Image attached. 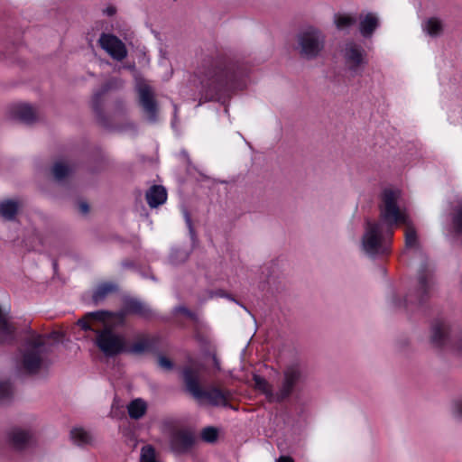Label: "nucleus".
I'll list each match as a JSON object with an SVG mask.
<instances>
[{"label": "nucleus", "instance_id": "1", "mask_svg": "<svg viewBox=\"0 0 462 462\" xmlns=\"http://www.w3.org/2000/svg\"><path fill=\"white\" fill-rule=\"evenodd\" d=\"M203 75L201 85L206 99L220 101L230 91L238 88V81L245 75V71L232 60L217 58L207 66Z\"/></svg>", "mask_w": 462, "mask_h": 462}, {"label": "nucleus", "instance_id": "2", "mask_svg": "<svg viewBox=\"0 0 462 462\" xmlns=\"http://www.w3.org/2000/svg\"><path fill=\"white\" fill-rule=\"evenodd\" d=\"M400 193L398 190L385 189L382 194L383 204L380 206V217L385 224L386 233L389 237L393 236V229L397 224L405 225V248H418L419 240L417 231L409 216L398 206Z\"/></svg>", "mask_w": 462, "mask_h": 462}, {"label": "nucleus", "instance_id": "3", "mask_svg": "<svg viewBox=\"0 0 462 462\" xmlns=\"http://www.w3.org/2000/svg\"><path fill=\"white\" fill-rule=\"evenodd\" d=\"M182 378L187 392L195 400L199 402L205 401L213 407L233 408V405L229 402L233 398V392L229 389H221L215 385L202 389L199 370L186 366L182 370Z\"/></svg>", "mask_w": 462, "mask_h": 462}, {"label": "nucleus", "instance_id": "4", "mask_svg": "<svg viewBox=\"0 0 462 462\" xmlns=\"http://www.w3.org/2000/svg\"><path fill=\"white\" fill-rule=\"evenodd\" d=\"M389 234L386 233L385 224L381 219L378 222H365V231L362 237V246L364 251L371 255L375 256L383 254L388 252L386 245Z\"/></svg>", "mask_w": 462, "mask_h": 462}, {"label": "nucleus", "instance_id": "5", "mask_svg": "<svg viewBox=\"0 0 462 462\" xmlns=\"http://www.w3.org/2000/svg\"><path fill=\"white\" fill-rule=\"evenodd\" d=\"M44 342L41 335H35L25 341L24 349L22 351L20 367L28 374H37L42 365V347Z\"/></svg>", "mask_w": 462, "mask_h": 462}, {"label": "nucleus", "instance_id": "6", "mask_svg": "<svg viewBox=\"0 0 462 462\" xmlns=\"http://www.w3.org/2000/svg\"><path fill=\"white\" fill-rule=\"evenodd\" d=\"M325 45V37L320 31L309 27L297 35V46L300 55L307 60L317 58Z\"/></svg>", "mask_w": 462, "mask_h": 462}, {"label": "nucleus", "instance_id": "7", "mask_svg": "<svg viewBox=\"0 0 462 462\" xmlns=\"http://www.w3.org/2000/svg\"><path fill=\"white\" fill-rule=\"evenodd\" d=\"M95 344L106 357H114L125 351L124 336L116 333L110 327L96 330Z\"/></svg>", "mask_w": 462, "mask_h": 462}, {"label": "nucleus", "instance_id": "8", "mask_svg": "<svg viewBox=\"0 0 462 462\" xmlns=\"http://www.w3.org/2000/svg\"><path fill=\"white\" fill-rule=\"evenodd\" d=\"M430 342L435 347L450 346L462 356V337L452 338L450 327L444 320H436L431 326Z\"/></svg>", "mask_w": 462, "mask_h": 462}, {"label": "nucleus", "instance_id": "9", "mask_svg": "<svg viewBox=\"0 0 462 462\" xmlns=\"http://www.w3.org/2000/svg\"><path fill=\"white\" fill-rule=\"evenodd\" d=\"M281 386L275 393L274 402H281L291 396L295 386L303 378V368L299 362L288 365L283 370Z\"/></svg>", "mask_w": 462, "mask_h": 462}, {"label": "nucleus", "instance_id": "10", "mask_svg": "<svg viewBox=\"0 0 462 462\" xmlns=\"http://www.w3.org/2000/svg\"><path fill=\"white\" fill-rule=\"evenodd\" d=\"M346 65L352 76L362 72L367 61L365 60L366 52L364 48L356 42L350 41L346 42L342 51Z\"/></svg>", "mask_w": 462, "mask_h": 462}, {"label": "nucleus", "instance_id": "11", "mask_svg": "<svg viewBox=\"0 0 462 462\" xmlns=\"http://www.w3.org/2000/svg\"><path fill=\"white\" fill-rule=\"evenodd\" d=\"M196 442V436L190 429H176L171 431L169 445L175 455L189 453Z\"/></svg>", "mask_w": 462, "mask_h": 462}, {"label": "nucleus", "instance_id": "12", "mask_svg": "<svg viewBox=\"0 0 462 462\" xmlns=\"http://www.w3.org/2000/svg\"><path fill=\"white\" fill-rule=\"evenodd\" d=\"M123 310L115 313L117 325L125 323L127 314L137 315L145 319H149L153 316V311L150 306L136 298L126 297L123 300Z\"/></svg>", "mask_w": 462, "mask_h": 462}, {"label": "nucleus", "instance_id": "13", "mask_svg": "<svg viewBox=\"0 0 462 462\" xmlns=\"http://www.w3.org/2000/svg\"><path fill=\"white\" fill-rule=\"evenodd\" d=\"M418 288L414 294H409L405 302L416 301L419 305L423 304L430 297V291L434 285L432 274L428 270L427 264H421L418 275Z\"/></svg>", "mask_w": 462, "mask_h": 462}, {"label": "nucleus", "instance_id": "14", "mask_svg": "<svg viewBox=\"0 0 462 462\" xmlns=\"http://www.w3.org/2000/svg\"><path fill=\"white\" fill-rule=\"evenodd\" d=\"M98 43L113 60L121 61L127 57L125 44L116 35L102 32Z\"/></svg>", "mask_w": 462, "mask_h": 462}, {"label": "nucleus", "instance_id": "15", "mask_svg": "<svg viewBox=\"0 0 462 462\" xmlns=\"http://www.w3.org/2000/svg\"><path fill=\"white\" fill-rule=\"evenodd\" d=\"M139 103L151 123L157 121L158 105L152 88L146 84L138 88Z\"/></svg>", "mask_w": 462, "mask_h": 462}, {"label": "nucleus", "instance_id": "16", "mask_svg": "<svg viewBox=\"0 0 462 462\" xmlns=\"http://www.w3.org/2000/svg\"><path fill=\"white\" fill-rule=\"evenodd\" d=\"M159 337L155 336H143L134 341L129 347L125 346V353L142 356L145 353H155L158 350Z\"/></svg>", "mask_w": 462, "mask_h": 462}, {"label": "nucleus", "instance_id": "17", "mask_svg": "<svg viewBox=\"0 0 462 462\" xmlns=\"http://www.w3.org/2000/svg\"><path fill=\"white\" fill-rule=\"evenodd\" d=\"M10 116L25 125H32L38 120V114L29 104H18L11 107Z\"/></svg>", "mask_w": 462, "mask_h": 462}, {"label": "nucleus", "instance_id": "18", "mask_svg": "<svg viewBox=\"0 0 462 462\" xmlns=\"http://www.w3.org/2000/svg\"><path fill=\"white\" fill-rule=\"evenodd\" d=\"M112 85H113L112 81H108L106 84H104L100 90L94 93L92 101H91V106H92L93 111L96 114L97 119L104 126H106V118L103 109H102L103 97L112 88Z\"/></svg>", "mask_w": 462, "mask_h": 462}, {"label": "nucleus", "instance_id": "19", "mask_svg": "<svg viewBox=\"0 0 462 462\" xmlns=\"http://www.w3.org/2000/svg\"><path fill=\"white\" fill-rule=\"evenodd\" d=\"M17 328L6 317L0 319V345L11 346L16 341Z\"/></svg>", "mask_w": 462, "mask_h": 462}, {"label": "nucleus", "instance_id": "20", "mask_svg": "<svg viewBox=\"0 0 462 462\" xmlns=\"http://www.w3.org/2000/svg\"><path fill=\"white\" fill-rule=\"evenodd\" d=\"M359 32L365 38H370L379 25V19L375 14L367 13L359 17Z\"/></svg>", "mask_w": 462, "mask_h": 462}, {"label": "nucleus", "instance_id": "21", "mask_svg": "<svg viewBox=\"0 0 462 462\" xmlns=\"http://www.w3.org/2000/svg\"><path fill=\"white\" fill-rule=\"evenodd\" d=\"M145 198L148 205L155 208L166 201L167 191L162 185H153L146 191Z\"/></svg>", "mask_w": 462, "mask_h": 462}, {"label": "nucleus", "instance_id": "22", "mask_svg": "<svg viewBox=\"0 0 462 462\" xmlns=\"http://www.w3.org/2000/svg\"><path fill=\"white\" fill-rule=\"evenodd\" d=\"M31 438L32 436L29 431L20 429H14L8 433V441L10 445L17 450L25 448L31 440Z\"/></svg>", "mask_w": 462, "mask_h": 462}, {"label": "nucleus", "instance_id": "23", "mask_svg": "<svg viewBox=\"0 0 462 462\" xmlns=\"http://www.w3.org/2000/svg\"><path fill=\"white\" fill-rule=\"evenodd\" d=\"M19 202L7 199L0 201V217L5 221H14L19 211Z\"/></svg>", "mask_w": 462, "mask_h": 462}, {"label": "nucleus", "instance_id": "24", "mask_svg": "<svg viewBox=\"0 0 462 462\" xmlns=\"http://www.w3.org/2000/svg\"><path fill=\"white\" fill-rule=\"evenodd\" d=\"M118 291V285L115 282H107L99 284L92 295L95 303L104 300L107 295Z\"/></svg>", "mask_w": 462, "mask_h": 462}, {"label": "nucleus", "instance_id": "25", "mask_svg": "<svg viewBox=\"0 0 462 462\" xmlns=\"http://www.w3.org/2000/svg\"><path fill=\"white\" fill-rule=\"evenodd\" d=\"M147 403L141 398L133 400L127 405L128 415L133 420H140L146 413Z\"/></svg>", "mask_w": 462, "mask_h": 462}, {"label": "nucleus", "instance_id": "26", "mask_svg": "<svg viewBox=\"0 0 462 462\" xmlns=\"http://www.w3.org/2000/svg\"><path fill=\"white\" fill-rule=\"evenodd\" d=\"M72 171L69 165L61 161L56 162L51 168L53 178L58 182L64 181L71 174Z\"/></svg>", "mask_w": 462, "mask_h": 462}, {"label": "nucleus", "instance_id": "27", "mask_svg": "<svg viewBox=\"0 0 462 462\" xmlns=\"http://www.w3.org/2000/svg\"><path fill=\"white\" fill-rule=\"evenodd\" d=\"M70 438L72 441L78 446H84L91 444L93 437L90 432L82 428H75L70 431Z\"/></svg>", "mask_w": 462, "mask_h": 462}, {"label": "nucleus", "instance_id": "28", "mask_svg": "<svg viewBox=\"0 0 462 462\" xmlns=\"http://www.w3.org/2000/svg\"><path fill=\"white\" fill-rule=\"evenodd\" d=\"M190 251L186 248H172L169 256V261L172 265L184 263L189 257Z\"/></svg>", "mask_w": 462, "mask_h": 462}, {"label": "nucleus", "instance_id": "29", "mask_svg": "<svg viewBox=\"0 0 462 462\" xmlns=\"http://www.w3.org/2000/svg\"><path fill=\"white\" fill-rule=\"evenodd\" d=\"M423 31L426 32L430 36H439L443 30L441 22L437 18L428 19L422 25Z\"/></svg>", "mask_w": 462, "mask_h": 462}, {"label": "nucleus", "instance_id": "30", "mask_svg": "<svg viewBox=\"0 0 462 462\" xmlns=\"http://www.w3.org/2000/svg\"><path fill=\"white\" fill-rule=\"evenodd\" d=\"M254 382L258 390L266 395L270 401H274L275 393L271 384L262 376L254 375Z\"/></svg>", "mask_w": 462, "mask_h": 462}, {"label": "nucleus", "instance_id": "31", "mask_svg": "<svg viewBox=\"0 0 462 462\" xmlns=\"http://www.w3.org/2000/svg\"><path fill=\"white\" fill-rule=\"evenodd\" d=\"M201 439L207 443H215L218 438V430L213 426H208L201 430Z\"/></svg>", "mask_w": 462, "mask_h": 462}, {"label": "nucleus", "instance_id": "32", "mask_svg": "<svg viewBox=\"0 0 462 462\" xmlns=\"http://www.w3.org/2000/svg\"><path fill=\"white\" fill-rule=\"evenodd\" d=\"M116 312H110L106 310H97L94 312H88L86 314L87 318H90V319L105 321L107 319H113L115 323L116 324V318L115 316Z\"/></svg>", "mask_w": 462, "mask_h": 462}, {"label": "nucleus", "instance_id": "33", "mask_svg": "<svg viewBox=\"0 0 462 462\" xmlns=\"http://www.w3.org/2000/svg\"><path fill=\"white\" fill-rule=\"evenodd\" d=\"M337 29L342 30L356 23V18L349 15H335L334 20Z\"/></svg>", "mask_w": 462, "mask_h": 462}, {"label": "nucleus", "instance_id": "34", "mask_svg": "<svg viewBox=\"0 0 462 462\" xmlns=\"http://www.w3.org/2000/svg\"><path fill=\"white\" fill-rule=\"evenodd\" d=\"M14 393V388L9 381H0V402L9 400Z\"/></svg>", "mask_w": 462, "mask_h": 462}, {"label": "nucleus", "instance_id": "35", "mask_svg": "<svg viewBox=\"0 0 462 462\" xmlns=\"http://www.w3.org/2000/svg\"><path fill=\"white\" fill-rule=\"evenodd\" d=\"M141 462H157L155 458V451L152 446H144L141 450Z\"/></svg>", "mask_w": 462, "mask_h": 462}, {"label": "nucleus", "instance_id": "36", "mask_svg": "<svg viewBox=\"0 0 462 462\" xmlns=\"http://www.w3.org/2000/svg\"><path fill=\"white\" fill-rule=\"evenodd\" d=\"M453 225L455 231L462 234V204L457 207L453 216Z\"/></svg>", "mask_w": 462, "mask_h": 462}, {"label": "nucleus", "instance_id": "37", "mask_svg": "<svg viewBox=\"0 0 462 462\" xmlns=\"http://www.w3.org/2000/svg\"><path fill=\"white\" fill-rule=\"evenodd\" d=\"M207 296H206V299H213L215 297H219V298H227L231 300H235L234 298L227 294L226 292H225V291L221 290V289H218V290H216V291H207Z\"/></svg>", "mask_w": 462, "mask_h": 462}, {"label": "nucleus", "instance_id": "38", "mask_svg": "<svg viewBox=\"0 0 462 462\" xmlns=\"http://www.w3.org/2000/svg\"><path fill=\"white\" fill-rule=\"evenodd\" d=\"M173 312L176 314H178V313L183 314L192 320L197 319V315L194 312L190 311L187 307H185L183 305L176 306L173 310Z\"/></svg>", "mask_w": 462, "mask_h": 462}, {"label": "nucleus", "instance_id": "39", "mask_svg": "<svg viewBox=\"0 0 462 462\" xmlns=\"http://www.w3.org/2000/svg\"><path fill=\"white\" fill-rule=\"evenodd\" d=\"M182 213H183V217L185 219V222H186V225L188 226V229H189V235L192 238H194L196 236V233H195V229L193 227V224H192V220H191V217H190V214L189 212L188 211V209L184 208L182 210Z\"/></svg>", "mask_w": 462, "mask_h": 462}, {"label": "nucleus", "instance_id": "40", "mask_svg": "<svg viewBox=\"0 0 462 462\" xmlns=\"http://www.w3.org/2000/svg\"><path fill=\"white\" fill-rule=\"evenodd\" d=\"M158 365L164 370L170 371L173 368V363L164 356H158Z\"/></svg>", "mask_w": 462, "mask_h": 462}, {"label": "nucleus", "instance_id": "41", "mask_svg": "<svg viewBox=\"0 0 462 462\" xmlns=\"http://www.w3.org/2000/svg\"><path fill=\"white\" fill-rule=\"evenodd\" d=\"M90 318H87L86 315L84 318L79 319L77 322V324L85 331L91 330L96 331L97 329H93L89 324Z\"/></svg>", "mask_w": 462, "mask_h": 462}, {"label": "nucleus", "instance_id": "42", "mask_svg": "<svg viewBox=\"0 0 462 462\" xmlns=\"http://www.w3.org/2000/svg\"><path fill=\"white\" fill-rule=\"evenodd\" d=\"M453 413L456 417L462 419V401L455 402L453 407Z\"/></svg>", "mask_w": 462, "mask_h": 462}, {"label": "nucleus", "instance_id": "43", "mask_svg": "<svg viewBox=\"0 0 462 462\" xmlns=\"http://www.w3.org/2000/svg\"><path fill=\"white\" fill-rule=\"evenodd\" d=\"M79 208L82 214H87L89 211V206L87 202H80L79 205Z\"/></svg>", "mask_w": 462, "mask_h": 462}, {"label": "nucleus", "instance_id": "44", "mask_svg": "<svg viewBox=\"0 0 462 462\" xmlns=\"http://www.w3.org/2000/svg\"><path fill=\"white\" fill-rule=\"evenodd\" d=\"M63 335L60 332L53 331L50 335H48V338L59 340L60 337H62Z\"/></svg>", "mask_w": 462, "mask_h": 462}, {"label": "nucleus", "instance_id": "45", "mask_svg": "<svg viewBox=\"0 0 462 462\" xmlns=\"http://www.w3.org/2000/svg\"><path fill=\"white\" fill-rule=\"evenodd\" d=\"M276 462H294V460L290 456H281L276 459Z\"/></svg>", "mask_w": 462, "mask_h": 462}, {"label": "nucleus", "instance_id": "46", "mask_svg": "<svg viewBox=\"0 0 462 462\" xmlns=\"http://www.w3.org/2000/svg\"><path fill=\"white\" fill-rule=\"evenodd\" d=\"M116 10L114 6H109L104 10V13L108 16H112L116 14Z\"/></svg>", "mask_w": 462, "mask_h": 462}, {"label": "nucleus", "instance_id": "47", "mask_svg": "<svg viewBox=\"0 0 462 462\" xmlns=\"http://www.w3.org/2000/svg\"><path fill=\"white\" fill-rule=\"evenodd\" d=\"M231 409H232V410H235V411H236V410H237V408H236V407H235L234 405H233V408H231Z\"/></svg>", "mask_w": 462, "mask_h": 462}]
</instances>
